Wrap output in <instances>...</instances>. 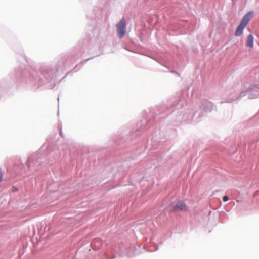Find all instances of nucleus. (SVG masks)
Masks as SVG:
<instances>
[{
	"instance_id": "obj_1",
	"label": "nucleus",
	"mask_w": 259,
	"mask_h": 259,
	"mask_svg": "<svg viewBox=\"0 0 259 259\" xmlns=\"http://www.w3.org/2000/svg\"><path fill=\"white\" fill-rule=\"evenodd\" d=\"M253 15V12H249L246 14L243 17L240 24L237 27L235 32V35L239 36L242 35L244 29L245 28Z\"/></svg>"
},
{
	"instance_id": "obj_2",
	"label": "nucleus",
	"mask_w": 259,
	"mask_h": 259,
	"mask_svg": "<svg viewBox=\"0 0 259 259\" xmlns=\"http://www.w3.org/2000/svg\"><path fill=\"white\" fill-rule=\"evenodd\" d=\"M116 28L119 37L120 38L123 37L126 33V22L124 18H122L116 24Z\"/></svg>"
},
{
	"instance_id": "obj_3",
	"label": "nucleus",
	"mask_w": 259,
	"mask_h": 259,
	"mask_svg": "<svg viewBox=\"0 0 259 259\" xmlns=\"http://www.w3.org/2000/svg\"><path fill=\"white\" fill-rule=\"evenodd\" d=\"M172 210L175 211H186L188 210V208L184 202L182 201H179L173 206Z\"/></svg>"
},
{
	"instance_id": "obj_4",
	"label": "nucleus",
	"mask_w": 259,
	"mask_h": 259,
	"mask_svg": "<svg viewBox=\"0 0 259 259\" xmlns=\"http://www.w3.org/2000/svg\"><path fill=\"white\" fill-rule=\"evenodd\" d=\"M254 37L252 35L249 34L247 38L246 45L252 48L253 47Z\"/></svg>"
},
{
	"instance_id": "obj_5",
	"label": "nucleus",
	"mask_w": 259,
	"mask_h": 259,
	"mask_svg": "<svg viewBox=\"0 0 259 259\" xmlns=\"http://www.w3.org/2000/svg\"><path fill=\"white\" fill-rule=\"evenodd\" d=\"M223 200L225 202L227 201L228 200V197L225 196L223 198Z\"/></svg>"
},
{
	"instance_id": "obj_6",
	"label": "nucleus",
	"mask_w": 259,
	"mask_h": 259,
	"mask_svg": "<svg viewBox=\"0 0 259 259\" xmlns=\"http://www.w3.org/2000/svg\"><path fill=\"white\" fill-rule=\"evenodd\" d=\"M3 180V174L2 172L0 171V182H2Z\"/></svg>"
}]
</instances>
